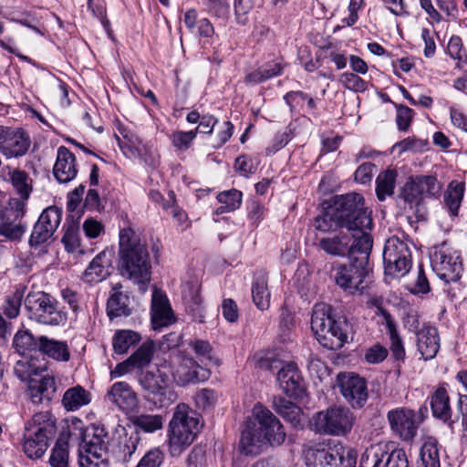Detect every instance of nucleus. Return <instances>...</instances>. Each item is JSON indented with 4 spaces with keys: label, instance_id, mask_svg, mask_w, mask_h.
<instances>
[{
    "label": "nucleus",
    "instance_id": "obj_36",
    "mask_svg": "<svg viewBox=\"0 0 467 467\" xmlns=\"http://www.w3.org/2000/svg\"><path fill=\"white\" fill-rule=\"evenodd\" d=\"M90 401L91 394L79 385L67 389L62 398V404L67 411L78 410Z\"/></svg>",
    "mask_w": 467,
    "mask_h": 467
},
{
    "label": "nucleus",
    "instance_id": "obj_61",
    "mask_svg": "<svg viewBox=\"0 0 467 467\" xmlns=\"http://www.w3.org/2000/svg\"><path fill=\"white\" fill-rule=\"evenodd\" d=\"M234 169L241 176L249 177L255 172L256 166L251 158L241 155L235 160Z\"/></svg>",
    "mask_w": 467,
    "mask_h": 467
},
{
    "label": "nucleus",
    "instance_id": "obj_43",
    "mask_svg": "<svg viewBox=\"0 0 467 467\" xmlns=\"http://www.w3.org/2000/svg\"><path fill=\"white\" fill-rule=\"evenodd\" d=\"M420 456V467H441L440 451L436 441H425L421 446Z\"/></svg>",
    "mask_w": 467,
    "mask_h": 467
},
{
    "label": "nucleus",
    "instance_id": "obj_18",
    "mask_svg": "<svg viewBox=\"0 0 467 467\" xmlns=\"http://www.w3.org/2000/svg\"><path fill=\"white\" fill-rule=\"evenodd\" d=\"M30 146L31 139L25 130L0 125V153L5 159L25 156Z\"/></svg>",
    "mask_w": 467,
    "mask_h": 467
},
{
    "label": "nucleus",
    "instance_id": "obj_13",
    "mask_svg": "<svg viewBox=\"0 0 467 467\" xmlns=\"http://www.w3.org/2000/svg\"><path fill=\"white\" fill-rule=\"evenodd\" d=\"M168 377L164 373L154 374L140 371L138 382L145 391L146 400L152 401L155 407L166 408L177 400V394L167 384Z\"/></svg>",
    "mask_w": 467,
    "mask_h": 467
},
{
    "label": "nucleus",
    "instance_id": "obj_17",
    "mask_svg": "<svg viewBox=\"0 0 467 467\" xmlns=\"http://www.w3.org/2000/svg\"><path fill=\"white\" fill-rule=\"evenodd\" d=\"M254 425L269 446H280L286 434L281 421L267 408L256 404L253 409Z\"/></svg>",
    "mask_w": 467,
    "mask_h": 467
},
{
    "label": "nucleus",
    "instance_id": "obj_16",
    "mask_svg": "<svg viewBox=\"0 0 467 467\" xmlns=\"http://www.w3.org/2000/svg\"><path fill=\"white\" fill-rule=\"evenodd\" d=\"M431 264L438 277L446 283L458 281L463 271L459 253L446 244L435 247Z\"/></svg>",
    "mask_w": 467,
    "mask_h": 467
},
{
    "label": "nucleus",
    "instance_id": "obj_2",
    "mask_svg": "<svg viewBox=\"0 0 467 467\" xmlns=\"http://www.w3.org/2000/svg\"><path fill=\"white\" fill-rule=\"evenodd\" d=\"M118 269L121 276L134 284L145 285L150 281L151 263L147 244L141 242L130 228L119 231Z\"/></svg>",
    "mask_w": 467,
    "mask_h": 467
},
{
    "label": "nucleus",
    "instance_id": "obj_39",
    "mask_svg": "<svg viewBox=\"0 0 467 467\" xmlns=\"http://www.w3.org/2000/svg\"><path fill=\"white\" fill-rule=\"evenodd\" d=\"M141 339L140 335L133 330H117L112 338L114 352L122 355L128 352L130 347L138 344Z\"/></svg>",
    "mask_w": 467,
    "mask_h": 467
},
{
    "label": "nucleus",
    "instance_id": "obj_14",
    "mask_svg": "<svg viewBox=\"0 0 467 467\" xmlns=\"http://www.w3.org/2000/svg\"><path fill=\"white\" fill-rule=\"evenodd\" d=\"M358 452L340 442L326 449L312 450L307 462L312 467H356Z\"/></svg>",
    "mask_w": 467,
    "mask_h": 467
},
{
    "label": "nucleus",
    "instance_id": "obj_31",
    "mask_svg": "<svg viewBox=\"0 0 467 467\" xmlns=\"http://www.w3.org/2000/svg\"><path fill=\"white\" fill-rule=\"evenodd\" d=\"M430 405L434 418L452 425L458 419L451 420L452 410L450 397L445 388L439 387L430 397Z\"/></svg>",
    "mask_w": 467,
    "mask_h": 467
},
{
    "label": "nucleus",
    "instance_id": "obj_15",
    "mask_svg": "<svg viewBox=\"0 0 467 467\" xmlns=\"http://www.w3.org/2000/svg\"><path fill=\"white\" fill-rule=\"evenodd\" d=\"M359 467H409L407 454L393 443H378L361 456Z\"/></svg>",
    "mask_w": 467,
    "mask_h": 467
},
{
    "label": "nucleus",
    "instance_id": "obj_19",
    "mask_svg": "<svg viewBox=\"0 0 467 467\" xmlns=\"http://www.w3.org/2000/svg\"><path fill=\"white\" fill-rule=\"evenodd\" d=\"M340 393L352 408H362L368 400L367 382L364 378L353 373L337 376Z\"/></svg>",
    "mask_w": 467,
    "mask_h": 467
},
{
    "label": "nucleus",
    "instance_id": "obj_45",
    "mask_svg": "<svg viewBox=\"0 0 467 467\" xmlns=\"http://www.w3.org/2000/svg\"><path fill=\"white\" fill-rule=\"evenodd\" d=\"M38 220L42 223L43 226L55 233L62 220V209L56 205L48 206L43 210Z\"/></svg>",
    "mask_w": 467,
    "mask_h": 467
},
{
    "label": "nucleus",
    "instance_id": "obj_9",
    "mask_svg": "<svg viewBox=\"0 0 467 467\" xmlns=\"http://www.w3.org/2000/svg\"><path fill=\"white\" fill-rule=\"evenodd\" d=\"M25 308L28 317L39 324L59 326L67 320L66 314L58 308V302L44 291L28 293Z\"/></svg>",
    "mask_w": 467,
    "mask_h": 467
},
{
    "label": "nucleus",
    "instance_id": "obj_11",
    "mask_svg": "<svg viewBox=\"0 0 467 467\" xmlns=\"http://www.w3.org/2000/svg\"><path fill=\"white\" fill-rule=\"evenodd\" d=\"M372 229H360L357 231H348V234L340 230L333 235L321 237L318 239L317 246L325 254L335 257L349 258V254L354 246L361 248L362 243L368 241L373 247V238L370 234Z\"/></svg>",
    "mask_w": 467,
    "mask_h": 467
},
{
    "label": "nucleus",
    "instance_id": "obj_22",
    "mask_svg": "<svg viewBox=\"0 0 467 467\" xmlns=\"http://www.w3.org/2000/svg\"><path fill=\"white\" fill-rule=\"evenodd\" d=\"M279 387L288 396L300 397L305 391V384L296 363L289 362L277 373Z\"/></svg>",
    "mask_w": 467,
    "mask_h": 467
},
{
    "label": "nucleus",
    "instance_id": "obj_33",
    "mask_svg": "<svg viewBox=\"0 0 467 467\" xmlns=\"http://www.w3.org/2000/svg\"><path fill=\"white\" fill-rule=\"evenodd\" d=\"M183 300L186 305V310L192 315V320L203 323L205 315L202 301L200 295V285L189 283L183 291Z\"/></svg>",
    "mask_w": 467,
    "mask_h": 467
},
{
    "label": "nucleus",
    "instance_id": "obj_51",
    "mask_svg": "<svg viewBox=\"0 0 467 467\" xmlns=\"http://www.w3.org/2000/svg\"><path fill=\"white\" fill-rule=\"evenodd\" d=\"M243 193L242 192L232 189L229 191L221 192L217 195V200L221 204H224L231 212L237 210L242 203Z\"/></svg>",
    "mask_w": 467,
    "mask_h": 467
},
{
    "label": "nucleus",
    "instance_id": "obj_27",
    "mask_svg": "<svg viewBox=\"0 0 467 467\" xmlns=\"http://www.w3.org/2000/svg\"><path fill=\"white\" fill-rule=\"evenodd\" d=\"M417 349L425 360L436 357L440 349V336L437 327L423 326L417 331Z\"/></svg>",
    "mask_w": 467,
    "mask_h": 467
},
{
    "label": "nucleus",
    "instance_id": "obj_42",
    "mask_svg": "<svg viewBox=\"0 0 467 467\" xmlns=\"http://www.w3.org/2000/svg\"><path fill=\"white\" fill-rule=\"evenodd\" d=\"M154 352L155 348L153 341L148 340L143 342L129 358L136 368L141 369L151 362Z\"/></svg>",
    "mask_w": 467,
    "mask_h": 467
},
{
    "label": "nucleus",
    "instance_id": "obj_55",
    "mask_svg": "<svg viewBox=\"0 0 467 467\" xmlns=\"http://www.w3.org/2000/svg\"><path fill=\"white\" fill-rule=\"evenodd\" d=\"M163 461V451L160 448H152L143 455L137 467H161Z\"/></svg>",
    "mask_w": 467,
    "mask_h": 467
},
{
    "label": "nucleus",
    "instance_id": "obj_47",
    "mask_svg": "<svg viewBox=\"0 0 467 467\" xmlns=\"http://www.w3.org/2000/svg\"><path fill=\"white\" fill-rule=\"evenodd\" d=\"M24 298V290L16 288L6 296L3 306L4 314L9 318L16 317L20 313V307Z\"/></svg>",
    "mask_w": 467,
    "mask_h": 467
},
{
    "label": "nucleus",
    "instance_id": "obj_28",
    "mask_svg": "<svg viewBox=\"0 0 467 467\" xmlns=\"http://www.w3.org/2000/svg\"><path fill=\"white\" fill-rule=\"evenodd\" d=\"M173 322V314L165 295L155 291L151 300V323L154 329Z\"/></svg>",
    "mask_w": 467,
    "mask_h": 467
},
{
    "label": "nucleus",
    "instance_id": "obj_38",
    "mask_svg": "<svg viewBox=\"0 0 467 467\" xmlns=\"http://www.w3.org/2000/svg\"><path fill=\"white\" fill-rule=\"evenodd\" d=\"M8 174L16 193L24 200H28L33 191V181L28 173L20 169H15Z\"/></svg>",
    "mask_w": 467,
    "mask_h": 467
},
{
    "label": "nucleus",
    "instance_id": "obj_34",
    "mask_svg": "<svg viewBox=\"0 0 467 467\" xmlns=\"http://www.w3.org/2000/svg\"><path fill=\"white\" fill-rule=\"evenodd\" d=\"M39 356H47L59 362L70 359V350L66 341H59L42 336V345Z\"/></svg>",
    "mask_w": 467,
    "mask_h": 467
},
{
    "label": "nucleus",
    "instance_id": "obj_7",
    "mask_svg": "<svg viewBox=\"0 0 467 467\" xmlns=\"http://www.w3.org/2000/svg\"><path fill=\"white\" fill-rule=\"evenodd\" d=\"M442 185L432 175L410 176L400 188L397 196L398 204L405 211L415 213L425 198H438Z\"/></svg>",
    "mask_w": 467,
    "mask_h": 467
},
{
    "label": "nucleus",
    "instance_id": "obj_29",
    "mask_svg": "<svg viewBox=\"0 0 467 467\" xmlns=\"http://www.w3.org/2000/svg\"><path fill=\"white\" fill-rule=\"evenodd\" d=\"M268 443L263 439L262 435L256 429V426L247 424L246 428L242 431L239 441V450L244 455L255 456L260 454Z\"/></svg>",
    "mask_w": 467,
    "mask_h": 467
},
{
    "label": "nucleus",
    "instance_id": "obj_30",
    "mask_svg": "<svg viewBox=\"0 0 467 467\" xmlns=\"http://www.w3.org/2000/svg\"><path fill=\"white\" fill-rule=\"evenodd\" d=\"M28 388L26 394L34 404H40L44 400L50 401L56 392V383L52 377H43L40 380L27 379Z\"/></svg>",
    "mask_w": 467,
    "mask_h": 467
},
{
    "label": "nucleus",
    "instance_id": "obj_48",
    "mask_svg": "<svg viewBox=\"0 0 467 467\" xmlns=\"http://www.w3.org/2000/svg\"><path fill=\"white\" fill-rule=\"evenodd\" d=\"M139 443V438L137 436L125 435L119 439V451L118 458L123 462H127L130 460L132 454L136 451Z\"/></svg>",
    "mask_w": 467,
    "mask_h": 467
},
{
    "label": "nucleus",
    "instance_id": "obj_6",
    "mask_svg": "<svg viewBox=\"0 0 467 467\" xmlns=\"http://www.w3.org/2000/svg\"><path fill=\"white\" fill-rule=\"evenodd\" d=\"M361 248L354 246L349 254L348 264L335 263L331 268V275L335 283L351 293L360 290L365 277L368 275V260L372 250L368 241L362 243Z\"/></svg>",
    "mask_w": 467,
    "mask_h": 467
},
{
    "label": "nucleus",
    "instance_id": "obj_57",
    "mask_svg": "<svg viewBox=\"0 0 467 467\" xmlns=\"http://www.w3.org/2000/svg\"><path fill=\"white\" fill-rule=\"evenodd\" d=\"M396 123L398 129L399 130L406 131L410 126L414 112L411 109L404 105H396Z\"/></svg>",
    "mask_w": 467,
    "mask_h": 467
},
{
    "label": "nucleus",
    "instance_id": "obj_60",
    "mask_svg": "<svg viewBox=\"0 0 467 467\" xmlns=\"http://www.w3.org/2000/svg\"><path fill=\"white\" fill-rule=\"evenodd\" d=\"M447 52L449 56L458 62L463 60L465 57V50L463 49V45L462 38L458 36H452L447 46Z\"/></svg>",
    "mask_w": 467,
    "mask_h": 467
},
{
    "label": "nucleus",
    "instance_id": "obj_58",
    "mask_svg": "<svg viewBox=\"0 0 467 467\" xmlns=\"http://www.w3.org/2000/svg\"><path fill=\"white\" fill-rule=\"evenodd\" d=\"M206 6L212 15L218 18H227L230 13V5L227 0H206Z\"/></svg>",
    "mask_w": 467,
    "mask_h": 467
},
{
    "label": "nucleus",
    "instance_id": "obj_1",
    "mask_svg": "<svg viewBox=\"0 0 467 467\" xmlns=\"http://www.w3.org/2000/svg\"><path fill=\"white\" fill-rule=\"evenodd\" d=\"M316 230L322 233L347 229H372L371 211L365 206L364 197L357 192L336 196L333 205L324 209L314 219Z\"/></svg>",
    "mask_w": 467,
    "mask_h": 467
},
{
    "label": "nucleus",
    "instance_id": "obj_52",
    "mask_svg": "<svg viewBox=\"0 0 467 467\" xmlns=\"http://www.w3.org/2000/svg\"><path fill=\"white\" fill-rule=\"evenodd\" d=\"M78 463L80 467H109L107 454L97 452H80Z\"/></svg>",
    "mask_w": 467,
    "mask_h": 467
},
{
    "label": "nucleus",
    "instance_id": "obj_49",
    "mask_svg": "<svg viewBox=\"0 0 467 467\" xmlns=\"http://www.w3.org/2000/svg\"><path fill=\"white\" fill-rule=\"evenodd\" d=\"M54 234L50 229L43 226L42 223L37 220L33 226L28 244L31 247H39L50 240Z\"/></svg>",
    "mask_w": 467,
    "mask_h": 467
},
{
    "label": "nucleus",
    "instance_id": "obj_41",
    "mask_svg": "<svg viewBox=\"0 0 467 467\" xmlns=\"http://www.w3.org/2000/svg\"><path fill=\"white\" fill-rule=\"evenodd\" d=\"M463 193L464 184L454 181L449 184L448 189L444 192V204L453 216L458 214Z\"/></svg>",
    "mask_w": 467,
    "mask_h": 467
},
{
    "label": "nucleus",
    "instance_id": "obj_20",
    "mask_svg": "<svg viewBox=\"0 0 467 467\" xmlns=\"http://www.w3.org/2000/svg\"><path fill=\"white\" fill-rule=\"evenodd\" d=\"M391 430L403 441H410L417 434L418 426L415 412L408 408H397L388 412Z\"/></svg>",
    "mask_w": 467,
    "mask_h": 467
},
{
    "label": "nucleus",
    "instance_id": "obj_24",
    "mask_svg": "<svg viewBox=\"0 0 467 467\" xmlns=\"http://www.w3.org/2000/svg\"><path fill=\"white\" fill-rule=\"evenodd\" d=\"M53 174L59 183H67L77 177L78 168L76 157L65 146H60L57 149Z\"/></svg>",
    "mask_w": 467,
    "mask_h": 467
},
{
    "label": "nucleus",
    "instance_id": "obj_37",
    "mask_svg": "<svg viewBox=\"0 0 467 467\" xmlns=\"http://www.w3.org/2000/svg\"><path fill=\"white\" fill-rule=\"evenodd\" d=\"M398 171L394 169L388 168L379 173L376 178V195L379 202H384L387 197L394 194Z\"/></svg>",
    "mask_w": 467,
    "mask_h": 467
},
{
    "label": "nucleus",
    "instance_id": "obj_44",
    "mask_svg": "<svg viewBox=\"0 0 467 467\" xmlns=\"http://www.w3.org/2000/svg\"><path fill=\"white\" fill-rule=\"evenodd\" d=\"M134 425L145 432H154L162 428L163 419L161 415L140 414L135 417Z\"/></svg>",
    "mask_w": 467,
    "mask_h": 467
},
{
    "label": "nucleus",
    "instance_id": "obj_50",
    "mask_svg": "<svg viewBox=\"0 0 467 467\" xmlns=\"http://www.w3.org/2000/svg\"><path fill=\"white\" fill-rule=\"evenodd\" d=\"M3 220L0 223V234L12 241L20 240L26 232V225L14 223L13 220L7 218Z\"/></svg>",
    "mask_w": 467,
    "mask_h": 467
},
{
    "label": "nucleus",
    "instance_id": "obj_8",
    "mask_svg": "<svg viewBox=\"0 0 467 467\" xmlns=\"http://www.w3.org/2000/svg\"><path fill=\"white\" fill-rule=\"evenodd\" d=\"M42 336L36 337L28 330H19L16 333L13 339V346L16 351L21 356H26L30 359L24 361L19 360L16 363L15 373L23 381L33 375H37L47 369L46 362L38 365L36 364L34 358H36L41 350Z\"/></svg>",
    "mask_w": 467,
    "mask_h": 467
},
{
    "label": "nucleus",
    "instance_id": "obj_21",
    "mask_svg": "<svg viewBox=\"0 0 467 467\" xmlns=\"http://www.w3.org/2000/svg\"><path fill=\"white\" fill-rule=\"evenodd\" d=\"M173 376L179 385L184 386L208 379L210 371L199 365L193 358L183 357Z\"/></svg>",
    "mask_w": 467,
    "mask_h": 467
},
{
    "label": "nucleus",
    "instance_id": "obj_25",
    "mask_svg": "<svg viewBox=\"0 0 467 467\" xmlns=\"http://www.w3.org/2000/svg\"><path fill=\"white\" fill-rule=\"evenodd\" d=\"M106 400L121 410L129 411L138 404V397L129 383L115 382L108 390Z\"/></svg>",
    "mask_w": 467,
    "mask_h": 467
},
{
    "label": "nucleus",
    "instance_id": "obj_4",
    "mask_svg": "<svg viewBox=\"0 0 467 467\" xmlns=\"http://www.w3.org/2000/svg\"><path fill=\"white\" fill-rule=\"evenodd\" d=\"M311 329L324 348L337 350L348 341L350 325L345 318L335 319L329 306L317 304L313 308Z\"/></svg>",
    "mask_w": 467,
    "mask_h": 467
},
{
    "label": "nucleus",
    "instance_id": "obj_5",
    "mask_svg": "<svg viewBox=\"0 0 467 467\" xmlns=\"http://www.w3.org/2000/svg\"><path fill=\"white\" fill-rule=\"evenodd\" d=\"M57 431V419L48 410L35 413L24 428V451L28 458L44 455Z\"/></svg>",
    "mask_w": 467,
    "mask_h": 467
},
{
    "label": "nucleus",
    "instance_id": "obj_10",
    "mask_svg": "<svg viewBox=\"0 0 467 467\" xmlns=\"http://www.w3.org/2000/svg\"><path fill=\"white\" fill-rule=\"evenodd\" d=\"M356 421V416L347 407L332 406L317 412L312 418L316 432L332 436H346Z\"/></svg>",
    "mask_w": 467,
    "mask_h": 467
},
{
    "label": "nucleus",
    "instance_id": "obj_12",
    "mask_svg": "<svg viewBox=\"0 0 467 467\" xmlns=\"http://www.w3.org/2000/svg\"><path fill=\"white\" fill-rule=\"evenodd\" d=\"M385 273L392 277H402L411 268V252L406 242L397 236L389 237L383 249Z\"/></svg>",
    "mask_w": 467,
    "mask_h": 467
},
{
    "label": "nucleus",
    "instance_id": "obj_54",
    "mask_svg": "<svg viewBox=\"0 0 467 467\" xmlns=\"http://www.w3.org/2000/svg\"><path fill=\"white\" fill-rule=\"evenodd\" d=\"M196 138V131H176L171 135L172 145L181 151H185Z\"/></svg>",
    "mask_w": 467,
    "mask_h": 467
},
{
    "label": "nucleus",
    "instance_id": "obj_63",
    "mask_svg": "<svg viewBox=\"0 0 467 467\" xmlns=\"http://www.w3.org/2000/svg\"><path fill=\"white\" fill-rule=\"evenodd\" d=\"M375 170V164L371 162L362 163L360 166H358L354 173L355 181L361 184L370 182Z\"/></svg>",
    "mask_w": 467,
    "mask_h": 467
},
{
    "label": "nucleus",
    "instance_id": "obj_35",
    "mask_svg": "<svg viewBox=\"0 0 467 467\" xmlns=\"http://www.w3.org/2000/svg\"><path fill=\"white\" fill-rule=\"evenodd\" d=\"M273 408L285 420L294 427H298L301 422L302 410L294 402L283 398L275 397Z\"/></svg>",
    "mask_w": 467,
    "mask_h": 467
},
{
    "label": "nucleus",
    "instance_id": "obj_23",
    "mask_svg": "<svg viewBox=\"0 0 467 467\" xmlns=\"http://www.w3.org/2000/svg\"><path fill=\"white\" fill-rule=\"evenodd\" d=\"M84 452L108 454L109 437L104 425L92 424L84 432L80 431Z\"/></svg>",
    "mask_w": 467,
    "mask_h": 467
},
{
    "label": "nucleus",
    "instance_id": "obj_32",
    "mask_svg": "<svg viewBox=\"0 0 467 467\" xmlns=\"http://www.w3.org/2000/svg\"><path fill=\"white\" fill-rule=\"evenodd\" d=\"M109 253L103 251L96 255L84 272L83 279L88 283H98L109 275Z\"/></svg>",
    "mask_w": 467,
    "mask_h": 467
},
{
    "label": "nucleus",
    "instance_id": "obj_56",
    "mask_svg": "<svg viewBox=\"0 0 467 467\" xmlns=\"http://www.w3.org/2000/svg\"><path fill=\"white\" fill-rule=\"evenodd\" d=\"M340 81L346 88L355 92H364L368 88L367 82L354 73H343Z\"/></svg>",
    "mask_w": 467,
    "mask_h": 467
},
{
    "label": "nucleus",
    "instance_id": "obj_26",
    "mask_svg": "<svg viewBox=\"0 0 467 467\" xmlns=\"http://www.w3.org/2000/svg\"><path fill=\"white\" fill-rule=\"evenodd\" d=\"M120 283H117L109 293L107 301V315L110 320L117 317H129L131 315L130 296L122 290Z\"/></svg>",
    "mask_w": 467,
    "mask_h": 467
},
{
    "label": "nucleus",
    "instance_id": "obj_46",
    "mask_svg": "<svg viewBox=\"0 0 467 467\" xmlns=\"http://www.w3.org/2000/svg\"><path fill=\"white\" fill-rule=\"evenodd\" d=\"M68 444L63 440H57L51 450L49 463L51 467H68Z\"/></svg>",
    "mask_w": 467,
    "mask_h": 467
},
{
    "label": "nucleus",
    "instance_id": "obj_3",
    "mask_svg": "<svg viewBox=\"0 0 467 467\" xmlns=\"http://www.w3.org/2000/svg\"><path fill=\"white\" fill-rule=\"evenodd\" d=\"M202 424L196 413L185 403L178 404L168 428V447L172 457L180 456L196 439Z\"/></svg>",
    "mask_w": 467,
    "mask_h": 467
},
{
    "label": "nucleus",
    "instance_id": "obj_59",
    "mask_svg": "<svg viewBox=\"0 0 467 467\" xmlns=\"http://www.w3.org/2000/svg\"><path fill=\"white\" fill-rule=\"evenodd\" d=\"M189 346L193 349L196 356L202 362L204 359L213 361L212 351L213 348L206 340L197 339L189 343Z\"/></svg>",
    "mask_w": 467,
    "mask_h": 467
},
{
    "label": "nucleus",
    "instance_id": "obj_40",
    "mask_svg": "<svg viewBox=\"0 0 467 467\" xmlns=\"http://www.w3.org/2000/svg\"><path fill=\"white\" fill-rule=\"evenodd\" d=\"M253 301L260 310H265L270 306V292L267 286V277L265 275H258L252 287Z\"/></svg>",
    "mask_w": 467,
    "mask_h": 467
},
{
    "label": "nucleus",
    "instance_id": "obj_64",
    "mask_svg": "<svg viewBox=\"0 0 467 467\" xmlns=\"http://www.w3.org/2000/svg\"><path fill=\"white\" fill-rule=\"evenodd\" d=\"M234 125L230 121L223 122L218 130L213 144V148H221L225 144L233 135Z\"/></svg>",
    "mask_w": 467,
    "mask_h": 467
},
{
    "label": "nucleus",
    "instance_id": "obj_53",
    "mask_svg": "<svg viewBox=\"0 0 467 467\" xmlns=\"http://www.w3.org/2000/svg\"><path fill=\"white\" fill-rule=\"evenodd\" d=\"M27 200L23 198H11L8 202V207L3 214V219L16 221L22 218L26 213V202Z\"/></svg>",
    "mask_w": 467,
    "mask_h": 467
},
{
    "label": "nucleus",
    "instance_id": "obj_62",
    "mask_svg": "<svg viewBox=\"0 0 467 467\" xmlns=\"http://www.w3.org/2000/svg\"><path fill=\"white\" fill-rule=\"evenodd\" d=\"M3 17L11 22L18 23L25 26H27L37 33L40 32V30L36 26L31 25V21L29 19L30 16L28 14L16 10H8L3 13Z\"/></svg>",
    "mask_w": 467,
    "mask_h": 467
}]
</instances>
